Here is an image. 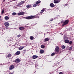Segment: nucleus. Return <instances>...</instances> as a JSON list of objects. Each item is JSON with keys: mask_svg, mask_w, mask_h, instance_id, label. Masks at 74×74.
I'll list each match as a JSON object with an SVG mask.
<instances>
[{"mask_svg": "<svg viewBox=\"0 0 74 74\" xmlns=\"http://www.w3.org/2000/svg\"><path fill=\"white\" fill-rule=\"evenodd\" d=\"M21 53V51H17L15 53V55H19Z\"/></svg>", "mask_w": 74, "mask_h": 74, "instance_id": "nucleus-9", "label": "nucleus"}, {"mask_svg": "<svg viewBox=\"0 0 74 74\" xmlns=\"http://www.w3.org/2000/svg\"><path fill=\"white\" fill-rule=\"evenodd\" d=\"M9 74H13V73H9Z\"/></svg>", "mask_w": 74, "mask_h": 74, "instance_id": "nucleus-34", "label": "nucleus"}, {"mask_svg": "<svg viewBox=\"0 0 74 74\" xmlns=\"http://www.w3.org/2000/svg\"><path fill=\"white\" fill-rule=\"evenodd\" d=\"M50 6L51 7H54L55 5L53 3H51L50 5Z\"/></svg>", "mask_w": 74, "mask_h": 74, "instance_id": "nucleus-15", "label": "nucleus"}, {"mask_svg": "<svg viewBox=\"0 0 74 74\" xmlns=\"http://www.w3.org/2000/svg\"><path fill=\"white\" fill-rule=\"evenodd\" d=\"M4 25L6 27H8L10 26V24L8 22H5L4 23Z\"/></svg>", "mask_w": 74, "mask_h": 74, "instance_id": "nucleus-7", "label": "nucleus"}, {"mask_svg": "<svg viewBox=\"0 0 74 74\" xmlns=\"http://www.w3.org/2000/svg\"><path fill=\"white\" fill-rule=\"evenodd\" d=\"M21 36L20 34H19V35H17V37H18V38H19V37H21Z\"/></svg>", "mask_w": 74, "mask_h": 74, "instance_id": "nucleus-31", "label": "nucleus"}, {"mask_svg": "<svg viewBox=\"0 0 74 74\" xmlns=\"http://www.w3.org/2000/svg\"><path fill=\"white\" fill-rule=\"evenodd\" d=\"M33 59H36V58H38V56L34 55L33 56H32Z\"/></svg>", "mask_w": 74, "mask_h": 74, "instance_id": "nucleus-12", "label": "nucleus"}, {"mask_svg": "<svg viewBox=\"0 0 74 74\" xmlns=\"http://www.w3.org/2000/svg\"><path fill=\"white\" fill-rule=\"evenodd\" d=\"M25 48V46H20L18 48V49L19 50H22L23 49V48Z\"/></svg>", "mask_w": 74, "mask_h": 74, "instance_id": "nucleus-8", "label": "nucleus"}, {"mask_svg": "<svg viewBox=\"0 0 74 74\" xmlns=\"http://www.w3.org/2000/svg\"><path fill=\"white\" fill-rule=\"evenodd\" d=\"M18 15H24V12H21L18 14Z\"/></svg>", "mask_w": 74, "mask_h": 74, "instance_id": "nucleus-10", "label": "nucleus"}, {"mask_svg": "<svg viewBox=\"0 0 74 74\" xmlns=\"http://www.w3.org/2000/svg\"><path fill=\"white\" fill-rule=\"evenodd\" d=\"M16 14V13L15 12H13L12 13V15H15Z\"/></svg>", "mask_w": 74, "mask_h": 74, "instance_id": "nucleus-28", "label": "nucleus"}, {"mask_svg": "<svg viewBox=\"0 0 74 74\" xmlns=\"http://www.w3.org/2000/svg\"><path fill=\"white\" fill-rule=\"evenodd\" d=\"M15 66L14 65H11L10 66L9 69L10 70H12L13 69H14Z\"/></svg>", "mask_w": 74, "mask_h": 74, "instance_id": "nucleus-4", "label": "nucleus"}, {"mask_svg": "<svg viewBox=\"0 0 74 74\" xmlns=\"http://www.w3.org/2000/svg\"><path fill=\"white\" fill-rule=\"evenodd\" d=\"M49 40V39L48 38H46L45 39V42L48 41Z\"/></svg>", "mask_w": 74, "mask_h": 74, "instance_id": "nucleus-19", "label": "nucleus"}, {"mask_svg": "<svg viewBox=\"0 0 74 74\" xmlns=\"http://www.w3.org/2000/svg\"><path fill=\"white\" fill-rule=\"evenodd\" d=\"M25 3V1H21V2L19 3L18 4V5H22V4H24Z\"/></svg>", "mask_w": 74, "mask_h": 74, "instance_id": "nucleus-5", "label": "nucleus"}, {"mask_svg": "<svg viewBox=\"0 0 74 74\" xmlns=\"http://www.w3.org/2000/svg\"><path fill=\"white\" fill-rule=\"evenodd\" d=\"M41 47L42 48H45V46L43 45H42L41 46Z\"/></svg>", "mask_w": 74, "mask_h": 74, "instance_id": "nucleus-27", "label": "nucleus"}, {"mask_svg": "<svg viewBox=\"0 0 74 74\" xmlns=\"http://www.w3.org/2000/svg\"><path fill=\"white\" fill-rule=\"evenodd\" d=\"M66 48V46L63 45L62 46V49H64V48Z\"/></svg>", "mask_w": 74, "mask_h": 74, "instance_id": "nucleus-25", "label": "nucleus"}, {"mask_svg": "<svg viewBox=\"0 0 74 74\" xmlns=\"http://www.w3.org/2000/svg\"><path fill=\"white\" fill-rule=\"evenodd\" d=\"M1 20L0 19V21H1Z\"/></svg>", "mask_w": 74, "mask_h": 74, "instance_id": "nucleus-39", "label": "nucleus"}, {"mask_svg": "<svg viewBox=\"0 0 74 74\" xmlns=\"http://www.w3.org/2000/svg\"><path fill=\"white\" fill-rule=\"evenodd\" d=\"M1 18V16H0V18Z\"/></svg>", "mask_w": 74, "mask_h": 74, "instance_id": "nucleus-38", "label": "nucleus"}, {"mask_svg": "<svg viewBox=\"0 0 74 74\" xmlns=\"http://www.w3.org/2000/svg\"><path fill=\"white\" fill-rule=\"evenodd\" d=\"M50 21L51 22H52V21H53V18H51L50 19Z\"/></svg>", "mask_w": 74, "mask_h": 74, "instance_id": "nucleus-30", "label": "nucleus"}, {"mask_svg": "<svg viewBox=\"0 0 74 74\" xmlns=\"http://www.w3.org/2000/svg\"><path fill=\"white\" fill-rule=\"evenodd\" d=\"M44 50H41L40 51V53H44Z\"/></svg>", "mask_w": 74, "mask_h": 74, "instance_id": "nucleus-20", "label": "nucleus"}, {"mask_svg": "<svg viewBox=\"0 0 74 74\" xmlns=\"http://www.w3.org/2000/svg\"><path fill=\"white\" fill-rule=\"evenodd\" d=\"M40 3H41V1H38L36 2V4L38 5V4H39Z\"/></svg>", "mask_w": 74, "mask_h": 74, "instance_id": "nucleus-22", "label": "nucleus"}, {"mask_svg": "<svg viewBox=\"0 0 74 74\" xmlns=\"http://www.w3.org/2000/svg\"><path fill=\"white\" fill-rule=\"evenodd\" d=\"M36 18L35 16H30L26 17L25 18L26 19H34V18Z\"/></svg>", "mask_w": 74, "mask_h": 74, "instance_id": "nucleus-2", "label": "nucleus"}, {"mask_svg": "<svg viewBox=\"0 0 74 74\" xmlns=\"http://www.w3.org/2000/svg\"><path fill=\"white\" fill-rule=\"evenodd\" d=\"M11 54L9 53L8 54L7 56V58H10V57H11Z\"/></svg>", "mask_w": 74, "mask_h": 74, "instance_id": "nucleus-21", "label": "nucleus"}, {"mask_svg": "<svg viewBox=\"0 0 74 74\" xmlns=\"http://www.w3.org/2000/svg\"><path fill=\"white\" fill-rule=\"evenodd\" d=\"M55 52L57 53L58 54H60L62 52L60 50H59V48L58 46H57L55 48Z\"/></svg>", "mask_w": 74, "mask_h": 74, "instance_id": "nucleus-1", "label": "nucleus"}, {"mask_svg": "<svg viewBox=\"0 0 74 74\" xmlns=\"http://www.w3.org/2000/svg\"><path fill=\"white\" fill-rule=\"evenodd\" d=\"M10 18V17L8 16H6L5 17V20H8Z\"/></svg>", "mask_w": 74, "mask_h": 74, "instance_id": "nucleus-17", "label": "nucleus"}, {"mask_svg": "<svg viewBox=\"0 0 74 74\" xmlns=\"http://www.w3.org/2000/svg\"><path fill=\"white\" fill-rule=\"evenodd\" d=\"M64 42L65 43H69L70 41L68 40H65Z\"/></svg>", "mask_w": 74, "mask_h": 74, "instance_id": "nucleus-16", "label": "nucleus"}, {"mask_svg": "<svg viewBox=\"0 0 74 74\" xmlns=\"http://www.w3.org/2000/svg\"><path fill=\"white\" fill-rule=\"evenodd\" d=\"M69 22V21L68 20H65L64 22L63 23L62 26H65V25H67Z\"/></svg>", "mask_w": 74, "mask_h": 74, "instance_id": "nucleus-3", "label": "nucleus"}, {"mask_svg": "<svg viewBox=\"0 0 74 74\" xmlns=\"http://www.w3.org/2000/svg\"><path fill=\"white\" fill-rule=\"evenodd\" d=\"M59 74H63V73L62 72H60Z\"/></svg>", "mask_w": 74, "mask_h": 74, "instance_id": "nucleus-33", "label": "nucleus"}, {"mask_svg": "<svg viewBox=\"0 0 74 74\" xmlns=\"http://www.w3.org/2000/svg\"><path fill=\"white\" fill-rule=\"evenodd\" d=\"M21 62V60H20V59L19 58L16 59L15 60V62L16 63H19Z\"/></svg>", "mask_w": 74, "mask_h": 74, "instance_id": "nucleus-6", "label": "nucleus"}, {"mask_svg": "<svg viewBox=\"0 0 74 74\" xmlns=\"http://www.w3.org/2000/svg\"><path fill=\"white\" fill-rule=\"evenodd\" d=\"M6 29H8V27H6Z\"/></svg>", "mask_w": 74, "mask_h": 74, "instance_id": "nucleus-36", "label": "nucleus"}, {"mask_svg": "<svg viewBox=\"0 0 74 74\" xmlns=\"http://www.w3.org/2000/svg\"><path fill=\"white\" fill-rule=\"evenodd\" d=\"M37 4L36 3V4H34L33 5V6L34 7H36L37 6Z\"/></svg>", "mask_w": 74, "mask_h": 74, "instance_id": "nucleus-26", "label": "nucleus"}, {"mask_svg": "<svg viewBox=\"0 0 74 74\" xmlns=\"http://www.w3.org/2000/svg\"><path fill=\"white\" fill-rule=\"evenodd\" d=\"M59 2H60L59 0H55L54 1V3H58Z\"/></svg>", "mask_w": 74, "mask_h": 74, "instance_id": "nucleus-13", "label": "nucleus"}, {"mask_svg": "<svg viewBox=\"0 0 74 74\" xmlns=\"http://www.w3.org/2000/svg\"><path fill=\"white\" fill-rule=\"evenodd\" d=\"M69 42V44H70V45H71L73 44V42H72V41Z\"/></svg>", "mask_w": 74, "mask_h": 74, "instance_id": "nucleus-24", "label": "nucleus"}, {"mask_svg": "<svg viewBox=\"0 0 74 74\" xmlns=\"http://www.w3.org/2000/svg\"><path fill=\"white\" fill-rule=\"evenodd\" d=\"M5 1V0H3V2H4V1Z\"/></svg>", "mask_w": 74, "mask_h": 74, "instance_id": "nucleus-35", "label": "nucleus"}, {"mask_svg": "<svg viewBox=\"0 0 74 74\" xmlns=\"http://www.w3.org/2000/svg\"><path fill=\"white\" fill-rule=\"evenodd\" d=\"M26 7L27 8H29L32 7V5H30L28 4L26 6Z\"/></svg>", "mask_w": 74, "mask_h": 74, "instance_id": "nucleus-14", "label": "nucleus"}, {"mask_svg": "<svg viewBox=\"0 0 74 74\" xmlns=\"http://www.w3.org/2000/svg\"><path fill=\"white\" fill-rule=\"evenodd\" d=\"M40 13H41V14H42V12H41Z\"/></svg>", "mask_w": 74, "mask_h": 74, "instance_id": "nucleus-37", "label": "nucleus"}, {"mask_svg": "<svg viewBox=\"0 0 74 74\" xmlns=\"http://www.w3.org/2000/svg\"><path fill=\"white\" fill-rule=\"evenodd\" d=\"M19 30H23L25 29V27H19Z\"/></svg>", "mask_w": 74, "mask_h": 74, "instance_id": "nucleus-11", "label": "nucleus"}, {"mask_svg": "<svg viewBox=\"0 0 74 74\" xmlns=\"http://www.w3.org/2000/svg\"><path fill=\"white\" fill-rule=\"evenodd\" d=\"M30 39L31 40H33L34 39V37L32 36H31L30 37Z\"/></svg>", "mask_w": 74, "mask_h": 74, "instance_id": "nucleus-18", "label": "nucleus"}, {"mask_svg": "<svg viewBox=\"0 0 74 74\" xmlns=\"http://www.w3.org/2000/svg\"><path fill=\"white\" fill-rule=\"evenodd\" d=\"M1 12H2V14H4V10H2Z\"/></svg>", "mask_w": 74, "mask_h": 74, "instance_id": "nucleus-29", "label": "nucleus"}, {"mask_svg": "<svg viewBox=\"0 0 74 74\" xmlns=\"http://www.w3.org/2000/svg\"><path fill=\"white\" fill-rule=\"evenodd\" d=\"M44 11H45V9H43L41 10V11H42V12H44Z\"/></svg>", "mask_w": 74, "mask_h": 74, "instance_id": "nucleus-32", "label": "nucleus"}, {"mask_svg": "<svg viewBox=\"0 0 74 74\" xmlns=\"http://www.w3.org/2000/svg\"><path fill=\"white\" fill-rule=\"evenodd\" d=\"M55 54H56L55 53H53L51 54V56H54V55H55Z\"/></svg>", "mask_w": 74, "mask_h": 74, "instance_id": "nucleus-23", "label": "nucleus"}]
</instances>
